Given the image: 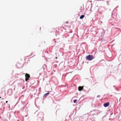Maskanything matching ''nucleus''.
Wrapping results in <instances>:
<instances>
[{
	"instance_id": "obj_1",
	"label": "nucleus",
	"mask_w": 121,
	"mask_h": 121,
	"mask_svg": "<svg viewBox=\"0 0 121 121\" xmlns=\"http://www.w3.org/2000/svg\"><path fill=\"white\" fill-rule=\"evenodd\" d=\"M94 57L92 55H89L86 56V59L88 60H91L94 59Z\"/></svg>"
},
{
	"instance_id": "obj_2",
	"label": "nucleus",
	"mask_w": 121,
	"mask_h": 121,
	"mask_svg": "<svg viewBox=\"0 0 121 121\" xmlns=\"http://www.w3.org/2000/svg\"><path fill=\"white\" fill-rule=\"evenodd\" d=\"M25 77H26L25 80L26 81H27L28 80L29 78H30V75L26 73Z\"/></svg>"
},
{
	"instance_id": "obj_3",
	"label": "nucleus",
	"mask_w": 121,
	"mask_h": 121,
	"mask_svg": "<svg viewBox=\"0 0 121 121\" xmlns=\"http://www.w3.org/2000/svg\"><path fill=\"white\" fill-rule=\"evenodd\" d=\"M83 89V86H79L78 87V90L80 91H82Z\"/></svg>"
},
{
	"instance_id": "obj_4",
	"label": "nucleus",
	"mask_w": 121,
	"mask_h": 121,
	"mask_svg": "<svg viewBox=\"0 0 121 121\" xmlns=\"http://www.w3.org/2000/svg\"><path fill=\"white\" fill-rule=\"evenodd\" d=\"M109 104V102H108L104 104L103 105L105 107L108 106Z\"/></svg>"
},
{
	"instance_id": "obj_5",
	"label": "nucleus",
	"mask_w": 121,
	"mask_h": 121,
	"mask_svg": "<svg viewBox=\"0 0 121 121\" xmlns=\"http://www.w3.org/2000/svg\"><path fill=\"white\" fill-rule=\"evenodd\" d=\"M84 17V15H82L80 16V18L81 19H82Z\"/></svg>"
},
{
	"instance_id": "obj_6",
	"label": "nucleus",
	"mask_w": 121,
	"mask_h": 121,
	"mask_svg": "<svg viewBox=\"0 0 121 121\" xmlns=\"http://www.w3.org/2000/svg\"><path fill=\"white\" fill-rule=\"evenodd\" d=\"M49 92H48V93H47L45 94V95H44V97H46V96L48 94H49Z\"/></svg>"
},
{
	"instance_id": "obj_7",
	"label": "nucleus",
	"mask_w": 121,
	"mask_h": 121,
	"mask_svg": "<svg viewBox=\"0 0 121 121\" xmlns=\"http://www.w3.org/2000/svg\"><path fill=\"white\" fill-rule=\"evenodd\" d=\"M77 101V100L76 99H74L73 100V102L74 103H76V102Z\"/></svg>"
},
{
	"instance_id": "obj_8",
	"label": "nucleus",
	"mask_w": 121,
	"mask_h": 121,
	"mask_svg": "<svg viewBox=\"0 0 121 121\" xmlns=\"http://www.w3.org/2000/svg\"><path fill=\"white\" fill-rule=\"evenodd\" d=\"M99 96H99V95H98V96H97V97H99Z\"/></svg>"
},
{
	"instance_id": "obj_9",
	"label": "nucleus",
	"mask_w": 121,
	"mask_h": 121,
	"mask_svg": "<svg viewBox=\"0 0 121 121\" xmlns=\"http://www.w3.org/2000/svg\"><path fill=\"white\" fill-rule=\"evenodd\" d=\"M56 59H57V57H56Z\"/></svg>"
},
{
	"instance_id": "obj_10",
	"label": "nucleus",
	"mask_w": 121,
	"mask_h": 121,
	"mask_svg": "<svg viewBox=\"0 0 121 121\" xmlns=\"http://www.w3.org/2000/svg\"><path fill=\"white\" fill-rule=\"evenodd\" d=\"M8 101H6V103H7L8 102Z\"/></svg>"
},
{
	"instance_id": "obj_11",
	"label": "nucleus",
	"mask_w": 121,
	"mask_h": 121,
	"mask_svg": "<svg viewBox=\"0 0 121 121\" xmlns=\"http://www.w3.org/2000/svg\"><path fill=\"white\" fill-rule=\"evenodd\" d=\"M64 26H63V27H62L63 28H64Z\"/></svg>"
},
{
	"instance_id": "obj_12",
	"label": "nucleus",
	"mask_w": 121,
	"mask_h": 121,
	"mask_svg": "<svg viewBox=\"0 0 121 121\" xmlns=\"http://www.w3.org/2000/svg\"><path fill=\"white\" fill-rule=\"evenodd\" d=\"M1 98V97H0V98Z\"/></svg>"
}]
</instances>
